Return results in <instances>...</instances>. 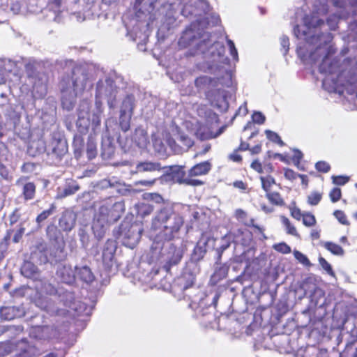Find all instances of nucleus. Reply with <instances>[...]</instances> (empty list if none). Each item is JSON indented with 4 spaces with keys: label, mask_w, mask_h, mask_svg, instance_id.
I'll return each mask as SVG.
<instances>
[{
    "label": "nucleus",
    "mask_w": 357,
    "mask_h": 357,
    "mask_svg": "<svg viewBox=\"0 0 357 357\" xmlns=\"http://www.w3.org/2000/svg\"><path fill=\"white\" fill-rule=\"evenodd\" d=\"M183 224V217L173 207L163 206L153 218L151 229L160 241H170L178 235Z\"/></svg>",
    "instance_id": "obj_1"
},
{
    "label": "nucleus",
    "mask_w": 357,
    "mask_h": 357,
    "mask_svg": "<svg viewBox=\"0 0 357 357\" xmlns=\"http://www.w3.org/2000/svg\"><path fill=\"white\" fill-rule=\"evenodd\" d=\"M68 146L66 140L52 137L45 146L46 162L50 165H57L68 153Z\"/></svg>",
    "instance_id": "obj_2"
},
{
    "label": "nucleus",
    "mask_w": 357,
    "mask_h": 357,
    "mask_svg": "<svg viewBox=\"0 0 357 357\" xmlns=\"http://www.w3.org/2000/svg\"><path fill=\"white\" fill-rule=\"evenodd\" d=\"M142 231V227L136 222H123L118 228L116 238H121L126 246L132 248L139 241Z\"/></svg>",
    "instance_id": "obj_3"
},
{
    "label": "nucleus",
    "mask_w": 357,
    "mask_h": 357,
    "mask_svg": "<svg viewBox=\"0 0 357 357\" xmlns=\"http://www.w3.org/2000/svg\"><path fill=\"white\" fill-rule=\"evenodd\" d=\"M259 179L261 183V188L266 192V197L268 202L276 206H282L284 202L278 191L274 190L275 187H279L280 184H277L275 179L269 174L261 175Z\"/></svg>",
    "instance_id": "obj_4"
},
{
    "label": "nucleus",
    "mask_w": 357,
    "mask_h": 357,
    "mask_svg": "<svg viewBox=\"0 0 357 357\" xmlns=\"http://www.w3.org/2000/svg\"><path fill=\"white\" fill-rule=\"evenodd\" d=\"M125 212L123 202L112 203L107 202L99 208L100 215L107 222H115L118 221Z\"/></svg>",
    "instance_id": "obj_5"
},
{
    "label": "nucleus",
    "mask_w": 357,
    "mask_h": 357,
    "mask_svg": "<svg viewBox=\"0 0 357 357\" xmlns=\"http://www.w3.org/2000/svg\"><path fill=\"white\" fill-rule=\"evenodd\" d=\"M15 357H35L39 355L38 349L26 339L15 342Z\"/></svg>",
    "instance_id": "obj_6"
},
{
    "label": "nucleus",
    "mask_w": 357,
    "mask_h": 357,
    "mask_svg": "<svg viewBox=\"0 0 357 357\" xmlns=\"http://www.w3.org/2000/svg\"><path fill=\"white\" fill-rule=\"evenodd\" d=\"M302 287L304 290L305 296H308L311 302L315 305H317L320 298L324 296V291L309 279L303 282Z\"/></svg>",
    "instance_id": "obj_7"
},
{
    "label": "nucleus",
    "mask_w": 357,
    "mask_h": 357,
    "mask_svg": "<svg viewBox=\"0 0 357 357\" xmlns=\"http://www.w3.org/2000/svg\"><path fill=\"white\" fill-rule=\"evenodd\" d=\"M32 259L36 261L40 264H45L50 261L49 248L44 241L38 242L31 252Z\"/></svg>",
    "instance_id": "obj_8"
},
{
    "label": "nucleus",
    "mask_w": 357,
    "mask_h": 357,
    "mask_svg": "<svg viewBox=\"0 0 357 357\" xmlns=\"http://www.w3.org/2000/svg\"><path fill=\"white\" fill-rule=\"evenodd\" d=\"M25 309L22 305L3 306L0 307V318L4 321H10L25 316Z\"/></svg>",
    "instance_id": "obj_9"
},
{
    "label": "nucleus",
    "mask_w": 357,
    "mask_h": 357,
    "mask_svg": "<svg viewBox=\"0 0 357 357\" xmlns=\"http://www.w3.org/2000/svg\"><path fill=\"white\" fill-rule=\"evenodd\" d=\"M116 250V243L108 239L105 243L102 254V261L106 270H110L113 265Z\"/></svg>",
    "instance_id": "obj_10"
},
{
    "label": "nucleus",
    "mask_w": 357,
    "mask_h": 357,
    "mask_svg": "<svg viewBox=\"0 0 357 357\" xmlns=\"http://www.w3.org/2000/svg\"><path fill=\"white\" fill-rule=\"evenodd\" d=\"M224 128L222 127L215 132H213L211 128L206 124H200L195 131V136L201 141L208 140L216 138L222 134Z\"/></svg>",
    "instance_id": "obj_11"
},
{
    "label": "nucleus",
    "mask_w": 357,
    "mask_h": 357,
    "mask_svg": "<svg viewBox=\"0 0 357 357\" xmlns=\"http://www.w3.org/2000/svg\"><path fill=\"white\" fill-rule=\"evenodd\" d=\"M174 151L178 153L188 151L194 144V141L186 134L178 132L176 139L174 142Z\"/></svg>",
    "instance_id": "obj_12"
},
{
    "label": "nucleus",
    "mask_w": 357,
    "mask_h": 357,
    "mask_svg": "<svg viewBox=\"0 0 357 357\" xmlns=\"http://www.w3.org/2000/svg\"><path fill=\"white\" fill-rule=\"evenodd\" d=\"M174 179L179 184H184L190 186H199L203 185L204 181L190 177L189 174L188 176L183 169H178L174 174Z\"/></svg>",
    "instance_id": "obj_13"
},
{
    "label": "nucleus",
    "mask_w": 357,
    "mask_h": 357,
    "mask_svg": "<svg viewBox=\"0 0 357 357\" xmlns=\"http://www.w3.org/2000/svg\"><path fill=\"white\" fill-rule=\"evenodd\" d=\"M56 274L63 283L73 284L75 281V271L69 265H62L59 266Z\"/></svg>",
    "instance_id": "obj_14"
},
{
    "label": "nucleus",
    "mask_w": 357,
    "mask_h": 357,
    "mask_svg": "<svg viewBox=\"0 0 357 357\" xmlns=\"http://www.w3.org/2000/svg\"><path fill=\"white\" fill-rule=\"evenodd\" d=\"M70 82L71 80L68 77L63 78L60 82V91L62 93L61 102L63 106L66 105L67 97L73 96V93H75L76 90V82H72V84Z\"/></svg>",
    "instance_id": "obj_15"
},
{
    "label": "nucleus",
    "mask_w": 357,
    "mask_h": 357,
    "mask_svg": "<svg viewBox=\"0 0 357 357\" xmlns=\"http://www.w3.org/2000/svg\"><path fill=\"white\" fill-rule=\"evenodd\" d=\"M169 255L168 259L162 266L163 269L167 272L169 273L171 268L173 266L178 264L181 260L182 255L179 250L174 246H171L168 251Z\"/></svg>",
    "instance_id": "obj_16"
},
{
    "label": "nucleus",
    "mask_w": 357,
    "mask_h": 357,
    "mask_svg": "<svg viewBox=\"0 0 357 357\" xmlns=\"http://www.w3.org/2000/svg\"><path fill=\"white\" fill-rule=\"evenodd\" d=\"M219 77H210L206 75H201L195 79V86L198 90H202L210 86L217 87L219 85Z\"/></svg>",
    "instance_id": "obj_17"
},
{
    "label": "nucleus",
    "mask_w": 357,
    "mask_h": 357,
    "mask_svg": "<svg viewBox=\"0 0 357 357\" xmlns=\"http://www.w3.org/2000/svg\"><path fill=\"white\" fill-rule=\"evenodd\" d=\"M65 257V246L63 243L61 245H54L49 248V262H59L64 259Z\"/></svg>",
    "instance_id": "obj_18"
},
{
    "label": "nucleus",
    "mask_w": 357,
    "mask_h": 357,
    "mask_svg": "<svg viewBox=\"0 0 357 357\" xmlns=\"http://www.w3.org/2000/svg\"><path fill=\"white\" fill-rule=\"evenodd\" d=\"M211 164L208 161H204L192 166L189 169L190 177L199 176L207 174L211 169Z\"/></svg>",
    "instance_id": "obj_19"
},
{
    "label": "nucleus",
    "mask_w": 357,
    "mask_h": 357,
    "mask_svg": "<svg viewBox=\"0 0 357 357\" xmlns=\"http://www.w3.org/2000/svg\"><path fill=\"white\" fill-rule=\"evenodd\" d=\"M77 277L86 283H91L95 280V276L91 268L87 266L75 267Z\"/></svg>",
    "instance_id": "obj_20"
},
{
    "label": "nucleus",
    "mask_w": 357,
    "mask_h": 357,
    "mask_svg": "<svg viewBox=\"0 0 357 357\" xmlns=\"http://www.w3.org/2000/svg\"><path fill=\"white\" fill-rule=\"evenodd\" d=\"M53 327L50 326H36L33 328L32 333L37 339L46 340L51 337Z\"/></svg>",
    "instance_id": "obj_21"
},
{
    "label": "nucleus",
    "mask_w": 357,
    "mask_h": 357,
    "mask_svg": "<svg viewBox=\"0 0 357 357\" xmlns=\"http://www.w3.org/2000/svg\"><path fill=\"white\" fill-rule=\"evenodd\" d=\"M250 167L261 175L269 174L274 171V168L271 162L262 164L257 160H254L251 163Z\"/></svg>",
    "instance_id": "obj_22"
},
{
    "label": "nucleus",
    "mask_w": 357,
    "mask_h": 357,
    "mask_svg": "<svg viewBox=\"0 0 357 357\" xmlns=\"http://www.w3.org/2000/svg\"><path fill=\"white\" fill-rule=\"evenodd\" d=\"M64 305L68 307L67 310L68 312L71 313L72 311L77 312L78 307L80 309V311L84 310V307L83 305L80 303H77L75 300V297L72 293H67L66 294V300L63 301Z\"/></svg>",
    "instance_id": "obj_23"
},
{
    "label": "nucleus",
    "mask_w": 357,
    "mask_h": 357,
    "mask_svg": "<svg viewBox=\"0 0 357 357\" xmlns=\"http://www.w3.org/2000/svg\"><path fill=\"white\" fill-rule=\"evenodd\" d=\"M251 233L243 229H238L235 233H234V241L237 243H241L243 245H248L251 239Z\"/></svg>",
    "instance_id": "obj_24"
},
{
    "label": "nucleus",
    "mask_w": 357,
    "mask_h": 357,
    "mask_svg": "<svg viewBox=\"0 0 357 357\" xmlns=\"http://www.w3.org/2000/svg\"><path fill=\"white\" fill-rule=\"evenodd\" d=\"M135 107V105L133 98L128 96L122 102L120 114L132 116Z\"/></svg>",
    "instance_id": "obj_25"
},
{
    "label": "nucleus",
    "mask_w": 357,
    "mask_h": 357,
    "mask_svg": "<svg viewBox=\"0 0 357 357\" xmlns=\"http://www.w3.org/2000/svg\"><path fill=\"white\" fill-rule=\"evenodd\" d=\"M136 169L137 172H143L160 171L162 167L159 162H141L137 165Z\"/></svg>",
    "instance_id": "obj_26"
},
{
    "label": "nucleus",
    "mask_w": 357,
    "mask_h": 357,
    "mask_svg": "<svg viewBox=\"0 0 357 357\" xmlns=\"http://www.w3.org/2000/svg\"><path fill=\"white\" fill-rule=\"evenodd\" d=\"M21 273L26 278H33L38 273V267L30 261H26L21 267Z\"/></svg>",
    "instance_id": "obj_27"
},
{
    "label": "nucleus",
    "mask_w": 357,
    "mask_h": 357,
    "mask_svg": "<svg viewBox=\"0 0 357 357\" xmlns=\"http://www.w3.org/2000/svg\"><path fill=\"white\" fill-rule=\"evenodd\" d=\"M36 186L33 182L26 183L22 188V195L24 200H31L35 197Z\"/></svg>",
    "instance_id": "obj_28"
},
{
    "label": "nucleus",
    "mask_w": 357,
    "mask_h": 357,
    "mask_svg": "<svg viewBox=\"0 0 357 357\" xmlns=\"http://www.w3.org/2000/svg\"><path fill=\"white\" fill-rule=\"evenodd\" d=\"M137 215L144 218L149 215L153 211V206L149 204L141 203L136 205Z\"/></svg>",
    "instance_id": "obj_29"
},
{
    "label": "nucleus",
    "mask_w": 357,
    "mask_h": 357,
    "mask_svg": "<svg viewBox=\"0 0 357 357\" xmlns=\"http://www.w3.org/2000/svg\"><path fill=\"white\" fill-rule=\"evenodd\" d=\"M329 54L330 50L328 51L319 65V72L321 73L333 74L334 73L333 63L331 62L328 65L327 64Z\"/></svg>",
    "instance_id": "obj_30"
},
{
    "label": "nucleus",
    "mask_w": 357,
    "mask_h": 357,
    "mask_svg": "<svg viewBox=\"0 0 357 357\" xmlns=\"http://www.w3.org/2000/svg\"><path fill=\"white\" fill-rule=\"evenodd\" d=\"M15 351V343L11 341L0 342V356H4Z\"/></svg>",
    "instance_id": "obj_31"
},
{
    "label": "nucleus",
    "mask_w": 357,
    "mask_h": 357,
    "mask_svg": "<svg viewBox=\"0 0 357 357\" xmlns=\"http://www.w3.org/2000/svg\"><path fill=\"white\" fill-rule=\"evenodd\" d=\"M56 210V206L54 204H52L50 208L47 210L42 211L38 214L36 218V222L38 225H40L42 222L47 219Z\"/></svg>",
    "instance_id": "obj_32"
},
{
    "label": "nucleus",
    "mask_w": 357,
    "mask_h": 357,
    "mask_svg": "<svg viewBox=\"0 0 357 357\" xmlns=\"http://www.w3.org/2000/svg\"><path fill=\"white\" fill-rule=\"evenodd\" d=\"M324 247L335 255H343L344 253L343 248L340 245L333 242H325Z\"/></svg>",
    "instance_id": "obj_33"
},
{
    "label": "nucleus",
    "mask_w": 357,
    "mask_h": 357,
    "mask_svg": "<svg viewBox=\"0 0 357 357\" xmlns=\"http://www.w3.org/2000/svg\"><path fill=\"white\" fill-rule=\"evenodd\" d=\"M281 219L287 233L294 236L299 237V234L296 227L291 223L290 220L285 216H282Z\"/></svg>",
    "instance_id": "obj_34"
},
{
    "label": "nucleus",
    "mask_w": 357,
    "mask_h": 357,
    "mask_svg": "<svg viewBox=\"0 0 357 357\" xmlns=\"http://www.w3.org/2000/svg\"><path fill=\"white\" fill-rule=\"evenodd\" d=\"M228 274V268L225 266H221L218 268H216L212 279L216 282L225 279Z\"/></svg>",
    "instance_id": "obj_35"
},
{
    "label": "nucleus",
    "mask_w": 357,
    "mask_h": 357,
    "mask_svg": "<svg viewBox=\"0 0 357 357\" xmlns=\"http://www.w3.org/2000/svg\"><path fill=\"white\" fill-rule=\"evenodd\" d=\"M131 118L132 116L120 114L119 126L122 131L127 132L130 130Z\"/></svg>",
    "instance_id": "obj_36"
},
{
    "label": "nucleus",
    "mask_w": 357,
    "mask_h": 357,
    "mask_svg": "<svg viewBox=\"0 0 357 357\" xmlns=\"http://www.w3.org/2000/svg\"><path fill=\"white\" fill-rule=\"evenodd\" d=\"M322 196V192L313 191L307 196V202L311 206H316L321 202Z\"/></svg>",
    "instance_id": "obj_37"
},
{
    "label": "nucleus",
    "mask_w": 357,
    "mask_h": 357,
    "mask_svg": "<svg viewBox=\"0 0 357 357\" xmlns=\"http://www.w3.org/2000/svg\"><path fill=\"white\" fill-rule=\"evenodd\" d=\"M265 133L267 138L272 142L278 144L280 146H284L285 145L278 133L269 130H266Z\"/></svg>",
    "instance_id": "obj_38"
},
{
    "label": "nucleus",
    "mask_w": 357,
    "mask_h": 357,
    "mask_svg": "<svg viewBox=\"0 0 357 357\" xmlns=\"http://www.w3.org/2000/svg\"><path fill=\"white\" fill-rule=\"evenodd\" d=\"M305 48L304 47H298L296 50L298 56L302 60H306L307 58L315 62L319 59V57L315 56L314 52H310L309 55L305 52Z\"/></svg>",
    "instance_id": "obj_39"
},
{
    "label": "nucleus",
    "mask_w": 357,
    "mask_h": 357,
    "mask_svg": "<svg viewBox=\"0 0 357 357\" xmlns=\"http://www.w3.org/2000/svg\"><path fill=\"white\" fill-rule=\"evenodd\" d=\"M302 222L305 226L308 227H313L317 224L315 216L310 212H305L303 213Z\"/></svg>",
    "instance_id": "obj_40"
},
{
    "label": "nucleus",
    "mask_w": 357,
    "mask_h": 357,
    "mask_svg": "<svg viewBox=\"0 0 357 357\" xmlns=\"http://www.w3.org/2000/svg\"><path fill=\"white\" fill-rule=\"evenodd\" d=\"M77 125L80 128V132L86 134L88 132L90 125L89 119L85 118L84 116H80L77 121Z\"/></svg>",
    "instance_id": "obj_41"
},
{
    "label": "nucleus",
    "mask_w": 357,
    "mask_h": 357,
    "mask_svg": "<svg viewBox=\"0 0 357 357\" xmlns=\"http://www.w3.org/2000/svg\"><path fill=\"white\" fill-rule=\"evenodd\" d=\"M86 155L89 160H92L97 155L96 145L93 142H87Z\"/></svg>",
    "instance_id": "obj_42"
},
{
    "label": "nucleus",
    "mask_w": 357,
    "mask_h": 357,
    "mask_svg": "<svg viewBox=\"0 0 357 357\" xmlns=\"http://www.w3.org/2000/svg\"><path fill=\"white\" fill-rule=\"evenodd\" d=\"M333 215L342 225L347 226L350 225V222L344 211L341 210H336L334 211Z\"/></svg>",
    "instance_id": "obj_43"
},
{
    "label": "nucleus",
    "mask_w": 357,
    "mask_h": 357,
    "mask_svg": "<svg viewBox=\"0 0 357 357\" xmlns=\"http://www.w3.org/2000/svg\"><path fill=\"white\" fill-rule=\"evenodd\" d=\"M329 197L333 203H335L340 200L342 197V190L340 188L335 187L329 192Z\"/></svg>",
    "instance_id": "obj_44"
},
{
    "label": "nucleus",
    "mask_w": 357,
    "mask_h": 357,
    "mask_svg": "<svg viewBox=\"0 0 357 357\" xmlns=\"http://www.w3.org/2000/svg\"><path fill=\"white\" fill-rule=\"evenodd\" d=\"M333 183L337 185H344L349 181V176L344 175L332 176Z\"/></svg>",
    "instance_id": "obj_45"
},
{
    "label": "nucleus",
    "mask_w": 357,
    "mask_h": 357,
    "mask_svg": "<svg viewBox=\"0 0 357 357\" xmlns=\"http://www.w3.org/2000/svg\"><path fill=\"white\" fill-rule=\"evenodd\" d=\"M315 169L321 173H328L331 170V165L326 161H318L315 163Z\"/></svg>",
    "instance_id": "obj_46"
},
{
    "label": "nucleus",
    "mask_w": 357,
    "mask_h": 357,
    "mask_svg": "<svg viewBox=\"0 0 357 357\" xmlns=\"http://www.w3.org/2000/svg\"><path fill=\"white\" fill-rule=\"evenodd\" d=\"M274 249L282 254H289L291 252V248L289 245H288L286 243L282 242L279 243L278 244H275L273 246Z\"/></svg>",
    "instance_id": "obj_47"
},
{
    "label": "nucleus",
    "mask_w": 357,
    "mask_h": 357,
    "mask_svg": "<svg viewBox=\"0 0 357 357\" xmlns=\"http://www.w3.org/2000/svg\"><path fill=\"white\" fill-rule=\"evenodd\" d=\"M291 216L296 220H301L303 216V213L301 209L296 206H292L289 207Z\"/></svg>",
    "instance_id": "obj_48"
},
{
    "label": "nucleus",
    "mask_w": 357,
    "mask_h": 357,
    "mask_svg": "<svg viewBox=\"0 0 357 357\" xmlns=\"http://www.w3.org/2000/svg\"><path fill=\"white\" fill-rule=\"evenodd\" d=\"M294 255L295 258L303 265L308 266L310 264L309 259L302 252L296 250L294 251Z\"/></svg>",
    "instance_id": "obj_49"
},
{
    "label": "nucleus",
    "mask_w": 357,
    "mask_h": 357,
    "mask_svg": "<svg viewBox=\"0 0 357 357\" xmlns=\"http://www.w3.org/2000/svg\"><path fill=\"white\" fill-rule=\"evenodd\" d=\"M79 190V186L77 183H74L72 185H68L63 190L64 196H68L75 194Z\"/></svg>",
    "instance_id": "obj_50"
},
{
    "label": "nucleus",
    "mask_w": 357,
    "mask_h": 357,
    "mask_svg": "<svg viewBox=\"0 0 357 357\" xmlns=\"http://www.w3.org/2000/svg\"><path fill=\"white\" fill-rule=\"evenodd\" d=\"M252 119L254 123L257 124H263L266 121L265 116L261 112H255L252 115Z\"/></svg>",
    "instance_id": "obj_51"
},
{
    "label": "nucleus",
    "mask_w": 357,
    "mask_h": 357,
    "mask_svg": "<svg viewBox=\"0 0 357 357\" xmlns=\"http://www.w3.org/2000/svg\"><path fill=\"white\" fill-rule=\"evenodd\" d=\"M26 73L29 79H36L38 75V73L36 70L35 67L31 64L26 66Z\"/></svg>",
    "instance_id": "obj_52"
},
{
    "label": "nucleus",
    "mask_w": 357,
    "mask_h": 357,
    "mask_svg": "<svg viewBox=\"0 0 357 357\" xmlns=\"http://www.w3.org/2000/svg\"><path fill=\"white\" fill-rule=\"evenodd\" d=\"M11 328L15 329V331L18 333H22L24 331V327L21 325L10 326H5L0 325V336Z\"/></svg>",
    "instance_id": "obj_53"
},
{
    "label": "nucleus",
    "mask_w": 357,
    "mask_h": 357,
    "mask_svg": "<svg viewBox=\"0 0 357 357\" xmlns=\"http://www.w3.org/2000/svg\"><path fill=\"white\" fill-rule=\"evenodd\" d=\"M284 176L286 179L293 181L298 178L299 174L291 169L286 168L284 169Z\"/></svg>",
    "instance_id": "obj_54"
},
{
    "label": "nucleus",
    "mask_w": 357,
    "mask_h": 357,
    "mask_svg": "<svg viewBox=\"0 0 357 357\" xmlns=\"http://www.w3.org/2000/svg\"><path fill=\"white\" fill-rule=\"evenodd\" d=\"M232 185L236 188H238L242 192H248V183L243 181H235L233 183H232Z\"/></svg>",
    "instance_id": "obj_55"
},
{
    "label": "nucleus",
    "mask_w": 357,
    "mask_h": 357,
    "mask_svg": "<svg viewBox=\"0 0 357 357\" xmlns=\"http://www.w3.org/2000/svg\"><path fill=\"white\" fill-rule=\"evenodd\" d=\"M280 45L283 49L284 54H287L289 49V39L287 36H282L280 38Z\"/></svg>",
    "instance_id": "obj_56"
},
{
    "label": "nucleus",
    "mask_w": 357,
    "mask_h": 357,
    "mask_svg": "<svg viewBox=\"0 0 357 357\" xmlns=\"http://www.w3.org/2000/svg\"><path fill=\"white\" fill-rule=\"evenodd\" d=\"M227 45L229 47L230 54L234 59H238V52L234 42L231 40H227Z\"/></svg>",
    "instance_id": "obj_57"
},
{
    "label": "nucleus",
    "mask_w": 357,
    "mask_h": 357,
    "mask_svg": "<svg viewBox=\"0 0 357 357\" xmlns=\"http://www.w3.org/2000/svg\"><path fill=\"white\" fill-rule=\"evenodd\" d=\"M25 229L23 227H21L15 234L13 241L14 243H18L22 238L23 234L24 233Z\"/></svg>",
    "instance_id": "obj_58"
},
{
    "label": "nucleus",
    "mask_w": 357,
    "mask_h": 357,
    "mask_svg": "<svg viewBox=\"0 0 357 357\" xmlns=\"http://www.w3.org/2000/svg\"><path fill=\"white\" fill-rule=\"evenodd\" d=\"M234 216L238 220H243L247 218V213L241 208L235 211Z\"/></svg>",
    "instance_id": "obj_59"
},
{
    "label": "nucleus",
    "mask_w": 357,
    "mask_h": 357,
    "mask_svg": "<svg viewBox=\"0 0 357 357\" xmlns=\"http://www.w3.org/2000/svg\"><path fill=\"white\" fill-rule=\"evenodd\" d=\"M44 288H45V292H46L47 294H50V295H55V294H56V293H57V289H56V288L54 285H52V284H50V283H48V284H44Z\"/></svg>",
    "instance_id": "obj_60"
},
{
    "label": "nucleus",
    "mask_w": 357,
    "mask_h": 357,
    "mask_svg": "<svg viewBox=\"0 0 357 357\" xmlns=\"http://www.w3.org/2000/svg\"><path fill=\"white\" fill-rule=\"evenodd\" d=\"M238 150H234V151L231 153L229 156V158L236 162H241L242 161V156L238 153Z\"/></svg>",
    "instance_id": "obj_61"
},
{
    "label": "nucleus",
    "mask_w": 357,
    "mask_h": 357,
    "mask_svg": "<svg viewBox=\"0 0 357 357\" xmlns=\"http://www.w3.org/2000/svg\"><path fill=\"white\" fill-rule=\"evenodd\" d=\"M100 126V118L97 114H93L92 115V126L93 129L95 130L96 128Z\"/></svg>",
    "instance_id": "obj_62"
},
{
    "label": "nucleus",
    "mask_w": 357,
    "mask_h": 357,
    "mask_svg": "<svg viewBox=\"0 0 357 357\" xmlns=\"http://www.w3.org/2000/svg\"><path fill=\"white\" fill-rule=\"evenodd\" d=\"M319 262L321 266L328 273H331L333 271L332 267L331 264L324 258L319 259Z\"/></svg>",
    "instance_id": "obj_63"
},
{
    "label": "nucleus",
    "mask_w": 357,
    "mask_h": 357,
    "mask_svg": "<svg viewBox=\"0 0 357 357\" xmlns=\"http://www.w3.org/2000/svg\"><path fill=\"white\" fill-rule=\"evenodd\" d=\"M195 277H193L192 275H190V280H187L183 284V289H187L192 287L195 284Z\"/></svg>",
    "instance_id": "obj_64"
}]
</instances>
